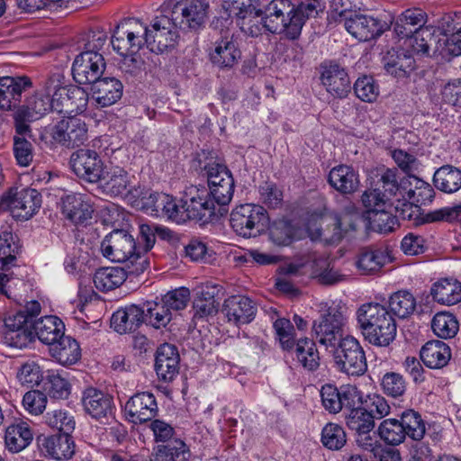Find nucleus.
I'll return each mask as SVG.
<instances>
[{
  "label": "nucleus",
  "mask_w": 461,
  "mask_h": 461,
  "mask_svg": "<svg viewBox=\"0 0 461 461\" xmlns=\"http://www.w3.org/2000/svg\"><path fill=\"white\" fill-rule=\"evenodd\" d=\"M81 403L86 413L100 422L113 418V398L102 390L92 386L86 388L82 393Z\"/></svg>",
  "instance_id": "f3484780"
},
{
  "label": "nucleus",
  "mask_w": 461,
  "mask_h": 461,
  "mask_svg": "<svg viewBox=\"0 0 461 461\" xmlns=\"http://www.w3.org/2000/svg\"><path fill=\"white\" fill-rule=\"evenodd\" d=\"M329 184L343 194L355 193L359 186L358 173L350 166L339 165L333 167L328 176Z\"/></svg>",
  "instance_id": "f704fd0d"
},
{
  "label": "nucleus",
  "mask_w": 461,
  "mask_h": 461,
  "mask_svg": "<svg viewBox=\"0 0 461 461\" xmlns=\"http://www.w3.org/2000/svg\"><path fill=\"white\" fill-rule=\"evenodd\" d=\"M215 286L206 285L194 299V308L200 317L212 315L217 312L218 303L215 300Z\"/></svg>",
  "instance_id": "4d7b16f0"
},
{
  "label": "nucleus",
  "mask_w": 461,
  "mask_h": 461,
  "mask_svg": "<svg viewBox=\"0 0 461 461\" xmlns=\"http://www.w3.org/2000/svg\"><path fill=\"white\" fill-rule=\"evenodd\" d=\"M294 5L290 0H272L262 11L259 24L272 33H285L290 39L289 27L292 23Z\"/></svg>",
  "instance_id": "ddd939ff"
},
{
  "label": "nucleus",
  "mask_w": 461,
  "mask_h": 461,
  "mask_svg": "<svg viewBox=\"0 0 461 461\" xmlns=\"http://www.w3.org/2000/svg\"><path fill=\"white\" fill-rule=\"evenodd\" d=\"M37 441L41 452L59 461L68 460L75 453V444L70 434L41 436Z\"/></svg>",
  "instance_id": "c756f323"
},
{
  "label": "nucleus",
  "mask_w": 461,
  "mask_h": 461,
  "mask_svg": "<svg viewBox=\"0 0 461 461\" xmlns=\"http://www.w3.org/2000/svg\"><path fill=\"white\" fill-rule=\"evenodd\" d=\"M32 440V433L29 426L21 422L7 427L5 435L6 447L14 453L25 448Z\"/></svg>",
  "instance_id": "49530a36"
},
{
  "label": "nucleus",
  "mask_w": 461,
  "mask_h": 461,
  "mask_svg": "<svg viewBox=\"0 0 461 461\" xmlns=\"http://www.w3.org/2000/svg\"><path fill=\"white\" fill-rule=\"evenodd\" d=\"M93 280L98 290L111 291L123 284L126 280V271L118 267H102L95 271Z\"/></svg>",
  "instance_id": "a18cd8bd"
},
{
  "label": "nucleus",
  "mask_w": 461,
  "mask_h": 461,
  "mask_svg": "<svg viewBox=\"0 0 461 461\" xmlns=\"http://www.w3.org/2000/svg\"><path fill=\"white\" fill-rule=\"evenodd\" d=\"M364 339L376 347L389 346L396 337L397 325L388 309L378 303H363L356 312Z\"/></svg>",
  "instance_id": "f257e3e1"
},
{
  "label": "nucleus",
  "mask_w": 461,
  "mask_h": 461,
  "mask_svg": "<svg viewBox=\"0 0 461 461\" xmlns=\"http://www.w3.org/2000/svg\"><path fill=\"white\" fill-rule=\"evenodd\" d=\"M273 327L281 348L286 351L292 350L296 345L292 322L288 319L279 318L274 322Z\"/></svg>",
  "instance_id": "0e129e2a"
},
{
  "label": "nucleus",
  "mask_w": 461,
  "mask_h": 461,
  "mask_svg": "<svg viewBox=\"0 0 461 461\" xmlns=\"http://www.w3.org/2000/svg\"><path fill=\"white\" fill-rule=\"evenodd\" d=\"M434 301L444 305H454L461 301V283L453 278L436 282L430 290Z\"/></svg>",
  "instance_id": "79ce46f5"
},
{
  "label": "nucleus",
  "mask_w": 461,
  "mask_h": 461,
  "mask_svg": "<svg viewBox=\"0 0 461 461\" xmlns=\"http://www.w3.org/2000/svg\"><path fill=\"white\" fill-rule=\"evenodd\" d=\"M295 356L298 362L310 371L317 369L320 365V357L315 342L308 338L301 339L296 342Z\"/></svg>",
  "instance_id": "8fccbe9b"
},
{
  "label": "nucleus",
  "mask_w": 461,
  "mask_h": 461,
  "mask_svg": "<svg viewBox=\"0 0 461 461\" xmlns=\"http://www.w3.org/2000/svg\"><path fill=\"white\" fill-rule=\"evenodd\" d=\"M391 262L392 257L388 248L368 246L358 250L355 266L361 275H376Z\"/></svg>",
  "instance_id": "cd10ccee"
},
{
  "label": "nucleus",
  "mask_w": 461,
  "mask_h": 461,
  "mask_svg": "<svg viewBox=\"0 0 461 461\" xmlns=\"http://www.w3.org/2000/svg\"><path fill=\"white\" fill-rule=\"evenodd\" d=\"M65 325L57 316L50 315L39 319L33 324L32 340L37 337L50 347L64 335Z\"/></svg>",
  "instance_id": "4c0bfd02"
},
{
  "label": "nucleus",
  "mask_w": 461,
  "mask_h": 461,
  "mask_svg": "<svg viewBox=\"0 0 461 461\" xmlns=\"http://www.w3.org/2000/svg\"><path fill=\"white\" fill-rule=\"evenodd\" d=\"M420 356L428 367L441 368L451 357L450 348L441 340H430L421 348Z\"/></svg>",
  "instance_id": "a19ab883"
},
{
  "label": "nucleus",
  "mask_w": 461,
  "mask_h": 461,
  "mask_svg": "<svg viewBox=\"0 0 461 461\" xmlns=\"http://www.w3.org/2000/svg\"><path fill=\"white\" fill-rule=\"evenodd\" d=\"M370 226L379 233H389L398 226V219L385 209L379 210L369 215Z\"/></svg>",
  "instance_id": "338daca9"
},
{
  "label": "nucleus",
  "mask_w": 461,
  "mask_h": 461,
  "mask_svg": "<svg viewBox=\"0 0 461 461\" xmlns=\"http://www.w3.org/2000/svg\"><path fill=\"white\" fill-rule=\"evenodd\" d=\"M124 411L129 421L142 424L152 420L158 415V407L153 393L141 392L126 402Z\"/></svg>",
  "instance_id": "a878e982"
},
{
  "label": "nucleus",
  "mask_w": 461,
  "mask_h": 461,
  "mask_svg": "<svg viewBox=\"0 0 461 461\" xmlns=\"http://www.w3.org/2000/svg\"><path fill=\"white\" fill-rule=\"evenodd\" d=\"M92 91L95 102L101 107H107L121 99L123 86L122 82L115 77H100L93 84Z\"/></svg>",
  "instance_id": "c9c22d12"
},
{
  "label": "nucleus",
  "mask_w": 461,
  "mask_h": 461,
  "mask_svg": "<svg viewBox=\"0 0 461 461\" xmlns=\"http://www.w3.org/2000/svg\"><path fill=\"white\" fill-rule=\"evenodd\" d=\"M58 97L54 99V110L59 113L70 116L73 113L81 114L86 111L88 93L77 86H65L60 89Z\"/></svg>",
  "instance_id": "bb28decb"
},
{
  "label": "nucleus",
  "mask_w": 461,
  "mask_h": 461,
  "mask_svg": "<svg viewBox=\"0 0 461 461\" xmlns=\"http://www.w3.org/2000/svg\"><path fill=\"white\" fill-rule=\"evenodd\" d=\"M230 222L238 235L243 238H251L259 236L266 231L269 217L263 206L244 203L232 210Z\"/></svg>",
  "instance_id": "20e7f679"
},
{
  "label": "nucleus",
  "mask_w": 461,
  "mask_h": 461,
  "mask_svg": "<svg viewBox=\"0 0 461 461\" xmlns=\"http://www.w3.org/2000/svg\"><path fill=\"white\" fill-rule=\"evenodd\" d=\"M319 319L312 325L316 340L326 348H334L343 334L345 317L341 309L336 305L321 307Z\"/></svg>",
  "instance_id": "0eeeda50"
},
{
  "label": "nucleus",
  "mask_w": 461,
  "mask_h": 461,
  "mask_svg": "<svg viewBox=\"0 0 461 461\" xmlns=\"http://www.w3.org/2000/svg\"><path fill=\"white\" fill-rule=\"evenodd\" d=\"M401 421L406 437L415 441H420L424 438L426 432L425 421L418 411L412 409L404 411L401 414Z\"/></svg>",
  "instance_id": "603ef678"
},
{
  "label": "nucleus",
  "mask_w": 461,
  "mask_h": 461,
  "mask_svg": "<svg viewBox=\"0 0 461 461\" xmlns=\"http://www.w3.org/2000/svg\"><path fill=\"white\" fill-rule=\"evenodd\" d=\"M156 15L149 26L145 25V44L154 53L160 54L173 49L179 38L178 26L172 17L162 10Z\"/></svg>",
  "instance_id": "7ed1b4c3"
},
{
  "label": "nucleus",
  "mask_w": 461,
  "mask_h": 461,
  "mask_svg": "<svg viewBox=\"0 0 461 461\" xmlns=\"http://www.w3.org/2000/svg\"><path fill=\"white\" fill-rule=\"evenodd\" d=\"M73 172L89 183H98L104 175V163L98 153L92 149H80L70 157Z\"/></svg>",
  "instance_id": "aec40b11"
},
{
  "label": "nucleus",
  "mask_w": 461,
  "mask_h": 461,
  "mask_svg": "<svg viewBox=\"0 0 461 461\" xmlns=\"http://www.w3.org/2000/svg\"><path fill=\"white\" fill-rule=\"evenodd\" d=\"M269 238L278 246H287L292 243L294 235V229L292 223L286 220L275 221L268 225Z\"/></svg>",
  "instance_id": "052dcab7"
},
{
  "label": "nucleus",
  "mask_w": 461,
  "mask_h": 461,
  "mask_svg": "<svg viewBox=\"0 0 461 461\" xmlns=\"http://www.w3.org/2000/svg\"><path fill=\"white\" fill-rule=\"evenodd\" d=\"M50 352L59 364L70 366L77 363L81 357V350L76 339L62 335L50 347Z\"/></svg>",
  "instance_id": "ea45409f"
},
{
  "label": "nucleus",
  "mask_w": 461,
  "mask_h": 461,
  "mask_svg": "<svg viewBox=\"0 0 461 461\" xmlns=\"http://www.w3.org/2000/svg\"><path fill=\"white\" fill-rule=\"evenodd\" d=\"M32 86L31 78L25 76L0 77V110L5 112L17 110L21 105L23 94Z\"/></svg>",
  "instance_id": "b1692460"
},
{
  "label": "nucleus",
  "mask_w": 461,
  "mask_h": 461,
  "mask_svg": "<svg viewBox=\"0 0 461 461\" xmlns=\"http://www.w3.org/2000/svg\"><path fill=\"white\" fill-rule=\"evenodd\" d=\"M431 328L438 338L451 339L457 333L459 325L453 314L438 312L432 319Z\"/></svg>",
  "instance_id": "5fc2aeb1"
},
{
  "label": "nucleus",
  "mask_w": 461,
  "mask_h": 461,
  "mask_svg": "<svg viewBox=\"0 0 461 461\" xmlns=\"http://www.w3.org/2000/svg\"><path fill=\"white\" fill-rule=\"evenodd\" d=\"M41 195L34 188L11 187L0 198V210L19 220H29L41 206Z\"/></svg>",
  "instance_id": "39448f33"
},
{
  "label": "nucleus",
  "mask_w": 461,
  "mask_h": 461,
  "mask_svg": "<svg viewBox=\"0 0 461 461\" xmlns=\"http://www.w3.org/2000/svg\"><path fill=\"white\" fill-rule=\"evenodd\" d=\"M145 321L155 329L165 328L172 320V312L161 300L148 301L143 303Z\"/></svg>",
  "instance_id": "09e8293b"
},
{
  "label": "nucleus",
  "mask_w": 461,
  "mask_h": 461,
  "mask_svg": "<svg viewBox=\"0 0 461 461\" xmlns=\"http://www.w3.org/2000/svg\"><path fill=\"white\" fill-rule=\"evenodd\" d=\"M332 349L335 365L340 372L359 376L366 371V353L356 338L346 336Z\"/></svg>",
  "instance_id": "423d86ee"
},
{
  "label": "nucleus",
  "mask_w": 461,
  "mask_h": 461,
  "mask_svg": "<svg viewBox=\"0 0 461 461\" xmlns=\"http://www.w3.org/2000/svg\"><path fill=\"white\" fill-rule=\"evenodd\" d=\"M433 183L441 192L453 194L461 188V169L451 165H444L434 173Z\"/></svg>",
  "instance_id": "c03bdc74"
},
{
  "label": "nucleus",
  "mask_w": 461,
  "mask_h": 461,
  "mask_svg": "<svg viewBox=\"0 0 461 461\" xmlns=\"http://www.w3.org/2000/svg\"><path fill=\"white\" fill-rule=\"evenodd\" d=\"M5 339L9 346L23 348L32 341L34 322L20 311L9 313L4 320Z\"/></svg>",
  "instance_id": "a211bd4d"
},
{
  "label": "nucleus",
  "mask_w": 461,
  "mask_h": 461,
  "mask_svg": "<svg viewBox=\"0 0 461 461\" xmlns=\"http://www.w3.org/2000/svg\"><path fill=\"white\" fill-rule=\"evenodd\" d=\"M145 310L135 304L117 310L111 318V326L120 333L135 331L145 321Z\"/></svg>",
  "instance_id": "473e14b6"
},
{
  "label": "nucleus",
  "mask_w": 461,
  "mask_h": 461,
  "mask_svg": "<svg viewBox=\"0 0 461 461\" xmlns=\"http://www.w3.org/2000/svg\"><path fill=\"white\" fill-rule=\"evenodd\" d=\"M214 45L213 50L210 53V59L213 65L229 69L238 64L241 52L232 38H221L216 41Z\"/></svg>",
  "instance_id": "72a5a7b5"
},
{
  "label": "nucleus",
  "mask_w": 461,
  "mask_h": 461,
  "mask_svg": "<svg viewBox=\"0 0 461 461\" xmlns=\"http://www.w3.org/2000/svg\"><path fill=\"white\" fill-rule=\"evenodd\" d=\"M383 62L386 72L398 78L408 77L415 68V60L411 55L393 49L387 51Z\"/></svg>",
  "instance_id": "58836bf2"
},
{
  "label": "nucleus",
  "mask_w": 461,
  "mask_h": 461,
  "mask_svg": "<svg viewBox=\"0 0 461 461\" xmlns=\"http://www.w3.org/2000/svg\"><path fill=\"white\" fill-rule=\"evenodd\" d=\"M155 370L160 380L172 381L179 371V354L174 345L165 343L157 349Z\"/></svg>",
  "instance_id": "7c9ffc66"
},
{
  "label": "nucleus",
  "mask_w": 461,
  "mask_h": 461,
  "mask_svg": "<svg viewBox=\"0 0 461 461\" xmlns=\"http://www.w3.org/2000/svg\"><path fill=\"white\" fill-rule=\"evenodd\" d=\"M389 307L393 316L403 319L413 313L416 308V300L410 292L398 291L390 296Z\"/></svg>",
  "instance_id": "3c124183"
},
{
  "label": "nucleus",
  "mask_w": 461,
  "mask_h": 461,
  "mask_svg": "<svg viewBox=\"0 0 461 461\" xmlns=\"http://www.w3.org/2000/svg\"><path fill=\"white\" fill-rule=\"evenodd\" d=\"M105 69V61L101 53L81 52L72 64V76L79 85H90L96 82Z\"/></svg>",
  "instance_id": "dca6fc26"
},
{
  "label": "nucleus",
  "mask_w": 461,
  "mask_h": 461,
  "mask_svg": "<svg viewBox=\"0 0 461 461\" xmlns=\"http://www.w3.org/2000/svg\"><path fill=\"white\" fill-rule=\"evenodd\" d=\"M125 38L130 41L133 52H138L145 44V25L137 19H128L120 23Z\"/></svg>",
  "instance_id": "6e6d98bb"
},
{
  "label": "nucleus",
  "mask_w": 461,
  "mask_h": 461,
  "mask_svg": "<svg viewBox=\"0 0 461 461\" xmlns=\"http://www.w3.org/2000/svg\"><path fill=\"white\" fill-rule=\"evenodd\" d=\"M322 5L320 0H306L302 2L296 8L294 7L292 23L289 27L290 39L294 40L301 34L305 21L316 17Z\"/></svg>",
  "instance_id": "37998d69"
},
{
  "label": "nucleus",
  "mask_w": 461,
  "mask_h": 461,
  "mask_svg": "<svg viewBox=\"0 0 461 461\" xmlns=\"http://www.w3.org/2000/svg\"><path fill=\"white\" fill-rule=\"evenodd\" d=\"M208 185L212 201L221 206L228 205L234 193V179L232 174L224 165L208 163L204 167Z\"/></svg>",
  "instance_id": "9b49d317"
},
{
  "label": "nucleus",
  "mask_w": 461,
  "mask_h": 461,
  "mask_svg": "<svg viewBox=\"0 0 461 461\" xmlns=\"http://www.w3.org/2000/svg\"><path fill=\"white\" fill-rule=\"evenodd\" d=\"M19 249L16 237L11 231L5 230L0 233V294L9 299L16 296L12 290V285H14L15 279L9 270L15 266Z\"/></svg>",
  "instance_id": "9d476101"
},
{
  "label": "nucleus",
  "mask_w": 461,
  "mask_h": 461,
  "mask_svg": "<svg viewBox=\"0 0 461 461\" xmlns=\"http://www.w3.org/2000/svg\"><path fill=\"white\" fill-rule=\"evenodd\" d=\"M392 23L369 15L355 14L345 20L344 27L356 39L367 41L380 36Z\"/></svg>",
  "instance_id": "4be33fe9"
},
{
  "label": "nucleus",
  "mask_w": 461,
  "mask_h": 461,
  "mask_svg": "<svg viewBox=\"0 0 461 461\" xmlns=\"http://www.w3.org/2000/svg\"><path fill=\"white\" fill-rule=\"evenodd\" d=\"M16 377L22 384L33 387L42 380V374L40 366L35 361L28 360L18 368Z\"/></svg>",
  "instance_id": "774afa93"
},
{
  "label": "nucleus",
  "mask_w": 461,
  "mask_h": 461,
  "mask_svg": "<svg viewBox=\"0 0 461 461\" xmlns=\"http://www.w3.org/2000/svg\"><path fill=\"white\" fill-rule=\"evenodd\" d=\"M52 140L66 147L83 145L88 139V128L84 120L76 115L65 116L50 128Z\"/></svg>",
  "instance_id": "f8f14e48"
},
{
  "label": "nucleus",
  "mask_w": 461,
  "mask_h": 461,
  "mask_svg": "<svg viewBox=\"0 0 461 461\" xmlns=\"http://www.w3.org/2000/svg\"><path fill=\"white\" fill-rule=\"evenodd\" d=\"M321 442L323 446L331 450H339L347 442L346 432L343 428L336 423H328L321 431Z\"/></svg>",
  "instance_id": "bf43d9fd"
},
{
  "label": "nucleus",
  "mask_w": 461,
  "mask_h": 461,
  "mask_svg": "<svg viewBox=\"0 0 461 461\" xmlns=\"http://www.w3.org/2000/svg\"><path fill=\"white\" fill-rule=\"evenodd\" d=\"M222 9L227 18H236L240 30L252 37L261 34L259 0H223Z\"/></svg>",
  "instance_id": "6e6552de"
},
{
  "label": "nucleus",
  "mask_w": 461,
  "mask_h": 461,
  "mask_svg": "<svg viewBox=\"0 0 461 461\" xmlns=\"http://www.w3.org/2000/svg\"><path fill=\"white\" fill-rule=\"evenodd\" d=\"M326 220L329 223L321 235L330 243H338L345 235L357 230L360 217L357 207L350 203L342 212L330 214Z\"/></svg>",
  "instance_id": "4468645a"
},
{
  "label": "nucleus",
  "mask_w": 461,
  "mask_h": 461,
  "mask_svg": "<svg viewBox=\"0 0 461 461\" xmlns=\"http://www.w3.org/2000/svg\"><path fill=\"white\" fill-rule=\"evenodd\" d=\"M223 312L228 321L235 325L248 324L251 322L257 313L256 303L244 295H232L225 300Z\"/></svg>",
  "instance_id": "c85d7f7f"
},
{
  "label": "nucleus",
  "mask_w": 461,
  "mask_h": 461,
  "mask_svg": "<svg viewBox=\"0 0 461 461\" xmlns=\"http://www.w3.org/2000/svg\"><path fill=\"white\" fill-rule=\"evenodd\" d=\"M45 421L49 427L62 432L61 434H70L76 424L74 417L64 410L48 411Z\"/></svg>",
  "instance_id": "13d9d810"
},
{
  "label": "nucleus",
  "mask_w": 461,
  "mask_h": 461,
  "mask_svg": "<svg viewBox=\"0 0 461 461\" xmlns=\"http://www.w3.org/2000/svg\"><path fill=\"white\" fill-rule=\"evenodd\" d=\"M428 22L427 13L418 7L402 12L393 23V31L400 39H408L422 28Z\"/></svg>",
  "instance_id": "2f4dec72"
},
{
  "label": "nucleus",
  "mask_w": 461,
  "mask_h": 461,
  "mask_svg": "<svg viewBox=\"0 0 461 461\" xmlns=\"http://www.w3.org/2000/svg\"><path fill=\"white\" fill-rule=\"evenodd\" d=\"M204 188L192 185L185 191L181 199L187 214V220L208 221L214 216V202L208 198Z\"/></svg>",
  "instance_id": "2eb2a0df"
},
{
  "label": "nucleus",
  "mask_w": 461,
  "mask_h": 461,
  "mask_svg": "<svg viewBox=\"0 0 461 461\" xmlns=\"http://www.w3.org/2000/svg\"><path fill=\"white\" fill-rule=\"evenodd\" d=\"M136 249L133 237L123 230H113L101 243L103 256L114 262H125Z\"/></svg>",
  "instance_id": "412c9836"
},
{
  "label": "nucleus",
  "mask_w": 461,
  "mask_h": 461,
  "mask_svg": "<svg viewBox=\"0 0 461 461\" xmlns=\"http://www.w3.org/2000/svg\"><path fill=\"white\" fill-rule=\"evenodd\" d=\"M346 425L355 433L356 442L365 449L373 448L375 438L371 432L375 429V419L364 408L349 411L345 416Z\"/></svg>",
  "instance_id": "5701e85b"
},
{
  "label": "nucleus",
  "mask_w": 461,
  "mask_h": 461,
  "mask_svg": "<svg viewBox=\"0 0 461 461\" xmlns=\"http://www.w3.org/2000/svg\"><path fill=\"white\" fill-rule=\"evenodd\" d=\"M209 3L206 0H166L162 10L181 30L198 31L205 24Z\"/></svg>",
  "instance_id": "f03ea898"
},
{
  "label": "nucleus",
  "mask_w": 461,
  "mask_h": 461,
  "mask_svg": "<svg viewBox=\"0 0 461 461\" xmlns=\"http://www.w3.org/2000/svg\"><path fill=\"white\" fill-rule=\"evenodd\" d=\"M134 176L123 167H112L104 170V175L98 181L103 193L111 197H123L129 194L135 195Z\"/></svg>",
  "instance_id": "6ab92c4d"
},
{
  "label": "nucleus",
  "mask_w": 461,
  "mask_h": 461,
  "mask_svg": "<svg viewBox=\"0 0 461 461\" xmlns=\"http://www.w3.org/2000/svg\"><path fill=\"white\" fill-rule=\"evenodd\" d=\"M404 431L401 419H385L378 427L380 438L391 446H398L405 440Z\"/></svg>",
  "instance_id": "864d4df0"
},
{
  "label": "nucleus",
  "mask_w": 461,
  "mask_h": 461,
  "mask_svg": "<svg viewBox=\"0 0 461 461\" xmlns=\"http://www.w3.org/2000/svg\"><path fill=\"white\" fill-rule=\"evenodd\" d=\"M437 31L435 25L426 23L407 40L410 41L413 50L418 53L429 54L431 48H434L435 52L441 51L438 46L439 41H437L435 36Z\"/></svg>",
  "instance_id": "de8ad7c7"
},
{
  "label": "nucleus",
  "mask_w": 461,
  "mask_h": 461,
  "mask_svg": "<svg viewBox=\"0 0 461 461\" xmlns=\"http://www.w3.org/2000/svg\"><path fill=\"white\" fill-rule=\"evenodd\" d=\"M321 81L327 92L336 98H345L351 91V82L346 69L335 62L321 65Z\"/></svg>",
  "instance_id": "393cba45"
},
{
  "label": "nucleus",
  "mask_w": 461,
  "mask_h": 461,
  "mask_svg": "<svg viewBox=\"0 0 461 461\" xmlns=\"http://www.w3.org/2000/svg\"><path fill=\"white\" fill-rule=\"evenodd\" d=\"M28 133H17L14 137V154L17 164L28 167L33 158V146L25 136Z\"/></svg>",
  "instance_id": "e2e57ef3"
},
{
  "label": "nucleus",
  "mask_w": 461,
  "mask_h": 461,
  "mask_svg": "<svg viewBox=\"0 0 461 461\" xmlns=\"http://www.w3.org/2000/svg\"><path fill=\"white\" fill-rule=\"evenodd\" d=\"M62 212L72 222L83 223L92 217V205L81 194H70L62 198Z\"/></svg>",
  "instance_id": "e433bc0d"
},
{
  "label": "nucleus",
  "mask_w": 461,
  "mask_h": 461,
  "mask_svg": "<svg viewBox=\"0 0 461 461\" xmlns=\"http://www.w3.org/2000/svg\"><path fill=\"white\" fill-rule=\"evenodd\" d=\"M45 390L50 397L56 399H65L69 395L70 385L68 380L59 373L49 372L45 385Z\"/></svg>",
  "instance_id": "69168bd1"
},
{
  "label": "nucleus",
  "mask_w": 461,
  "mask_h": 461,
  "mask_svg": "<svg viewBox=\"0 0 461 461\" xmlns=\"http://www.w3.org/2000/svg\"><path fill=\"white\" fill-rule=\"evenodd\" d=\"M50 109H54V99H50L49 95L36 91L26 97L24 103L14 113L15 132L29 133V122L39 120Z\"/></svg>",
  "instance_id": "1a4fd4ad"
},
{
  "label": "nucleus",
  "mask_w": 461,
  "mask_h": 461,
  "mask_svg": "<svg viewBox=\"0 0 461 461\" xmlns=\"http://www.w3.org/2000/svg\"><path fill=\"white\" fill-rule=\"evenodd\" d=\"M353 88L357 97L363 102L373 103L379 95V86L375 80L369 76L358 77Z\"/></svg>",
  "instance_id": "680f3d73"
}]
</instances>
